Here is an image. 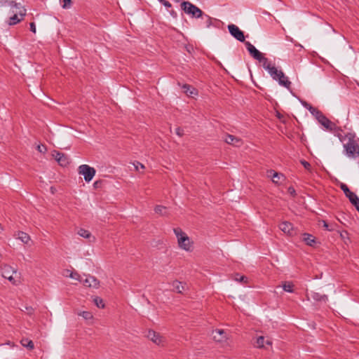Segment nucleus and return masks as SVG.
Returning <instances> with one entry per match:
<instances>
[{"label": "nucleus", "instance_id": "obj_1", "mask_svg": "<svg viewBox=\"0 0 359 359\" xmlns=\"http://www.w3.org/2000/svg\"><path fill=\"white\" fill-rule=\"evenodd\" d=\"M348 142L344 144V154L349 158L359 157V139L354 134L346 135Z\"/></svg>", "mask_w": 359, "mask_h": 359}, {"label": "nucleus", "instance_id": "obj_2", "mask_svg": "<svg viewBox=\"0 0 359 359\" xmlns=\"http://www.w3.org/2000/svg\"><path fill=\"white\" fill-rule=\"evenodd\" d=\"M265 70L268 72L273 80L278 81L280 86L290 90L291 82L288 77L281 70H278L276 67L272 65L271 62L265 67Z\"/></svg>", "mask_w": 359, "mask_h": 359}, {"label": "nucleus", "instance_id": "obj_3", "mask_svg": "<svg viewBox=\"0 0 359 359\" xmlns=\"http://www.w3.org/2000/svg\"><path fill=\"white\" fill-rule=\"evenodd\" d=\"M173 231L177 238L179 247L185 251L189 252L192 250V242L190 241L189 236L180 228H175Z\"/></svg>", "mask_w": 359, "mask_h": 359}, {"label": "nucleus", "instance_id": "obj_4", "mask_svg": "<svg viewBox=\"0 0 359 359\" xmlns=\"http://www.w3.org/2000/svg\"><path fill=\"white\" fill-rule=\"evenodd\" d=\"M245 45L250 55L254 59L258 60L259 62H262L263 68L265 69V67L271 63L268 58L265 57L263 54L259 51L250 41H245Z\"/></svg>", "mask_w": 359, "mask_h": 359}, {"label": "nucleus", "instance_id": "obj_5", "mask_svg": "<svg viewBox=\"0 0 359 359\" xmlns=\"http://www.w3.org/2000/svg\"><path fill=\"white\" fill-rule=\"evenodd\" d=\"M181 8L185 13L191 15L192 18H203L204 13L198 7L189 1H183L181 4Z\"/></svg>", "mask_w": 359, "mask_h": 359}, {"label": "nucleus", "instance_id": "obj_6", "mask_svg": "<svg viewBox=\"0 0 359 359\" xmlns=\"http://www.w3.org/2000/svg\"><path fill=\"white\" fill-rule=\"evenodd\" d=\"M78 171L80 175L83 176L85 181L87 182H90L96 173L94 168L86 164L81 165L78 168Z\"/></svg>", "mask_w": 359, "mask_h": 359}, {"label": "nucleus", "instance_id": "obj_7", "mask_svg": "<svg viewBox=\"0 0 359 359\" xmlns=\"http://www.w3.org/2000/svg\"><path fill=\"white\" fill-rule=\"evenodd\" d=\"M317 121L320 123L325 129L330 132L338 133L341 132V130L337 126V125L328 119L323 114L320 116Z\"/></svg>", "mask_w": 359, "mask_h": 359}, {"label": "nucleus", "instance_id": "obj_8", "mask_svg": "<svg viewBox=\"0 0 359 359\" xmlns=\"http://www.w3.org/2000/svg\"><path fill=\"white\" fill-rule=\"evenodd\" d=\"M15 9L19 10L18 13H15L13 16L9 18L8 23L10 26L17 25L23 20L24 17L26 15V9L21 4L20 8H14Z\"/></svg>", "mask_w": 359, "mask_h": 359}, {"label": "nucleus", "instance_id": "obj_9", "mask_svg": "<svg viewBox=\"0 0 359 359\" xmlns=\"http://www.w3.org/2000/svg\"><path fill=\"white\" fill-rule=\"evenodd\" d=\"M228 30L230 34L236 40L241 42H245L244 33L238 26L233 24H230L228 25Z\"/></svg>", "mask_w": 359, "mask_h": 359}, {"label": "nucleus", "instance_id": "obj_10", "mask_svg": "<svg viewBox=\"0 0 359 359\" xmlns=\"http://www.w3.org/2000/svg\"><path fill=\"white\" fill-rule=\"evenodd\" d=\"M52 156L57 161V162L61 166H67L69 163V157L60 151H57L56 150H54L52 152Z\"/></svg>", "mask_w": 359, "mask_h": 359}, {"label": "nucleus", "instance_id": "obj_11", "mask_svg": "<svg viewBox=\"0 0 359 359\" xmlns=\"http://www.w3.org/2000/svg\"><path fill=\"white\" fill-rule=\"evenodd\" d=\"M85 278H83V283L86 286L93 288H98L100 281L95 277L90 275H84Z\"/></svg>", "mask_w": 359, "mask_h": 359}, {"label": "nucleus", "instance_id": "obj_12", "mask_svg": "<svg viewBox=\"0 0 359 359\" xmlns=\"http://www.w3.org/2000/svg\"><path fill=\"white\" fill-rule=\"evenodd\" d=\"M1 273H2V276L4 278L8 279V280L12 282L13 283H15V281L14 278H13V274L16 273V271L11 266H10L8 265H5L2 268V272Z\"/></svg>", "mask_w": 359, "mask_h": 359}, {"label": "nucleus", "instance_id": "obj_13", "mask_svg": "<svg viewBox=\"0 0 359 359\" xmlns=\"http://www.w3.org/2000/svg\"><path fill=\"white\" fill-rule=\"evenodd\" d=\"M340 188L343 191L346 197L348 198L351 203L358 198V196L355 193L352 192L346 184L341 183Z\"/></svg>", "mask_w": 359, "mask_h": 359}, {"label": "nucleus", "instance_id": "obj_14", "mask_svg": "<svg viewBox=\"0 0 359 359\" xmlns=\"http://www.w3.org/2000/svg\"><path fill=\"white\" fill-rule=\"evenodd\" d=\"M212 338L215 341L223 342L227 339L226 332L223 330H215L212 331Z\"/></svg>", "mask_w": 359, "mask_h": 359}, {"label": "nucleus", "instance_id": "obj_15", "mask_svg": "<svg viewBox=\"0 0 359 359\" xmlns=\"http://www.w3.org/2000/svg\"><path fill=\"white\" fill-rule=\"evenodd\" d=\"M224 140L226 143L235 147H240L242 144L240 138L229 134L225 135Z\"/></svg>", "mask_w": 359, "mask_h": 359}, {"label": "nucleus", "instance_id": "obj_16", "mask_svg": "<svg viewBox=\"0 0 359 359\" xmlns=\"http://www.w3.org/2000/svg\"><path fill=\"white\" fill-rule=\"evenodd\" d=\"M147 337L156 344L159 345L162 341V337L160 334L152 330L147 332Z\"/></svg>", "mask_w": 359, "mask_h": 359}, {"label": "nucleus", "instance_id": "obj_17", "mask_svg": "<svg viewBox=\"0 0 359 359\" xmlns=\"http://www.w3.org/2000/svg\"><path fill=\"white\" fill-rule=\"evenodd\" d=\"M20 3H17L15 1L11 0H0V7L9 6L14 12V8H20Z\"/></svg>", "mask_w": 359, "mask_h": 359}, {"label": "nucleus", "instance_id": "obj_18", "mask_svg": "<svg viewBox=\"0 0 359 359\" xmlns=\"http://www.w3.org/2000/svg\"><path fill=\"white\" fill-rule=\"evenodd\" d=\"M267 175L271 177L273 183L278 184L281 178H284V175L279 173L273 170H269L267 171Z\"/></svg>", "mask_w": 359, "mask_h": 359}, {"label": "nucleus", "instance_id": "obj_19", "mask_svg": "<svg viewBox=\"0 0 359 359\" xmlns=\"http://www.w3.org/2000/svg\"><path fill=\"white\" fill-rule=\"evenodd\" d=\"M280 229L285 233L291 235L293 231V225L289 222H283L279 225Z\"/></svg>", "mask_w": 359, "mask_h": 359}, {"label": "nucleus", "instance_id": "obj_20", "mask_svg": "<svg viewBox=\"0 0 359 359\" xmlns=\"http://www.w3.org/2000/svg\"><path fill=\"white\" fill-rule=\"evenodd\" d=\"M311 297L316 302H327L328 301V297L326 294H322L319 292H311Z\"/></svg>", "mask_w": 359, "mask_h": 359}, {"label": "nucleus", "instance_id": "obj_21", "mask_svg": "<svg viewBox=\"0 0 359 359\" xmlns=\"http://www.w3.org/2000/svg\"><path fill=\"white\" fill-rule=\"evenodd\" d=\"M303 240L306 243V245L309 246H313L316 243L315 237L309 233H304L303 234Z\"/></svg>", "mask_w": 359, "mask_h": 359}, {"label": "nucleus", "instance_id": "obj_22", "mask_svg": "<svg viewBox=\"0 0 359 359\" xmlns=\"http://www.w3.org/2000/svg\"><path fill=\"white\" fill-rule=\"evenodd\" d=\"M172 290L177 293H182L184 290V286L178 280H174L172 283Z\"/></svg>", "mask_w": 359, "mask_h": 359}, {"label": "nucleus", "instance_id": "obj_23", "mask_svg": "<svg viewBox=\"0 0 359 359\" xmlns=\"http://www.w3.org/2000/svg\"><path fill=\"white\" fill-rule=\"evenodd\" d=\"M18 238L20 239L23 243L27 244L30 241V236L25 232L18 231Z\"/></svg>", "mask_w": 359, "mask_h": 359}, {"label": "nucleus", "instance_id": "obj_24", "mask_svg": "<svg viewBox=\"0 0 359 359\" xmlns=\"http://www.w3.org/2000/svg\"><path fill=\"white\" fill-rule=\"evenodd\" d=\"M20 343H21L22 346L27 348L29 350H32L34 348L33 341L32 340H29L27 338L22 339L20 341Z\"/></svg>", "mask_w": 359, "mask_h": 359}, {"label": "nucleus", "instance_id": "obj_25", "mask_svg": "<svg viewBox=\"0 0 359 359\" xmlns=\"http://www.w3.org/2000/svg\"><path fill=\"white\" fill-rule=\"evenodd\" d=\"M154 212L161 216L167 215L166 207L158 205L154 208Z\"/></svg>", "mask_w": 359, "mask_h": 359}, {"label": "nucleus", "instance_id": "obj_26", "mask_svg": "<svg viewBox=\"0 0 359 359\" xmlns=\"http://www.w3.org/2000/svg\"><path fill=\"white\" fill-rule=\"evenodd\" d=\"M78 234L81 237H83V238H90V236H91L90 232L89 231L83 229H80L78 231Z\"/></svg>", "mask_w": 359, "mask_h": 359}, {"label": "nucleus", "instance_id": "obj_27", "mask_svg": "<svg viewBox=\"0 0 359 359\" xmlns=\"http://www.w3.org/2000/svg\"><path fill=\"white\" fill-rule=\"evenodd\" d=\"M205 20V27L206 28H210L212 25V18L210 16H209L208 15H206L205 13H203V18Z\"/></svg>", "mask_w": 359, "mask_h": 359}, {"label": "nucleus", "instance_id": "obj_28", "mask_svg": "<svg viewBox=\"0 0 359 359\" xmlns=\"http://www.w3.org/2000/svg\"><path fill=\"white\" fill-rule=\"evenodd\" d=\"M93 302L98 308L103 309L104 307V304L102 298L99 297H95L93 298Z\"/></svg>", "mask_w": 359, "mask_h": 359}, {"label": "nucleus", "instance_id": "obj_29", "mask_svg": "<svg viewBox=\"0 0 359 359\" xmlns=\"http://www.w3.org/2000/svg\"><path fill=\"white\" fill-rule=\"evenodd\" d=\"M265 343V339L264 337H259L257 338L256 342H255V346L257 348H263L264 346Z\"/></svg>", "mask_w": 359, "mask_h": 359}, {"label": "nucleus", "instance_id": "obj_30", "mask_svg": "<svg viewBox=\"0 0 359 359\" xmlns=\"http://www.w3.org/2000/svg\"><path fill=\"white\" fill-rule=\"evenodd\" d=\"M293 285L292 283H290V282H285L283 285V290L285 291V292H293Z\"/></svg>", "mask_w": 359, "mask_h": 359}, {"label": "nucleus", "instance_id": "obj_31", "mask_svg": "<svg viewBox=\"0 0 359 359\" xmlns=\"http://www.w3.org/2000/svg\"><path fill=\"white\" fill-rule=\"evenodd\" d=\"M69 276L74 280H77L80 282L83 281V277H81L78 273L76 272H70Z\"/></svg>", "mask_w": 359, "mask_h": 359}, {"label": "nucleus", "instance_id": "obj_32", "mask_svg": "<svg viewBox=\"0 0 359 359\" xmlns=\"http://www.w3.org/2000/svg\"><path fill=\"white\" fill-rule=\"evenodd\" d=\"M79 316H81L86 320H90L93 318V315L89 311H82L79 313Z\"/></svg>", "mask_w": 359, "mask_h": 359}, {"label": "nucleus", "instance_id": "obj_33", "mask_svg": "<svg viewBox=\"0 0 359 359\" xmlns=\"http://www.w3.org/2000/svg\"><path fill=\"white\" fill-rule=\"evenodd\" d=\"M322 222H323V227H325L326 230H327L329 231H332L334 230L333 224H330V225L325 220H323Z\"/></svg>", "mask_w": 359, "mask_h": 359}, {"label": "nucleus", "instance_id": "obj_34", "mask_svg": "<svg viewBox=\"0 0 359 359\" xmlns=\"http://www.w3.org/2000/svg\"><path fill=\"white\" fill-rule=\"evenodd\" d=\"M311 114L313 116H315V118L316 119H318L320 117V116H321L323 114V113L320 110H318L317 108H314L313 110L311 112Z\"/></svg>", "mask_w": 359, "mask_h": 359}, {"label": "nucleus", "instance_id": "obj_35", "mask_svg": "<svg viewBox=\"0 0 359 359\" xmlns=\"http://www.w3.org/2000/svg\"><path fill=\"white\" fill-rule=\"evenodd\" d=\"M300 163L304 167L305 169H306L308 170H309L311 169V164L308 161H305L304 159H302L300 161Z\"/></svg>", "mask_w": 359, "mask_h": 359}, {"label": "nucleus", "instance_id": "obj_36", "mask_svg": "<svg viewBox=\"0 0 359 359\" xmlns=\"http://www.w3.org/2000/svg\"><path fill=\"white\" fill-rule=\"evenodd\" d=\"M236 280L240 281V282H247L248 278L245 276H239V274L236 275L235 278Z\"/></svg>", "mask_w": 359, "mask_h": 359}, {"label": "nucleus", "instance_id": "obj_37", "mask_svg": "<svg viewBox=\"0 0 359 359\" xmlns=\"http://www.w3.org/2000/svg\"><path fill=\"white\" fill-rule=\"evenodd\" d=\"M134 166H135V168L136 170H139L140 168L141 169H144V165L138 162V161H135L134 163H133Z\"/></svg>", "mask_w": 359, "mask_h": 359}, {"label": "nucleus", "instance_id": "obj_38", "mask_svg": "<svg viewBox=\"0 0 359 359\" xmlns=\"http://www.w3.org/2000/svg\"><path fill=\"white\" fill-rule=\"evenodd\" d=\"M37 150L40 152V153H45L46 151H47V149H46V147L45 145H43V144H39L37 146Z\"/></svg>", "mask_w": 359, "mask_h": 359}, {"label": "nucleus", "instance_id": "obj_39", "mask_svg": "<svg viewBox=\"0 0 359 359\" xmlns=\"http://www.w3.org/2000/svg\"><path fill=\"white\" fill-rule=\"evenodd\" d=\"M175 133L179 137H182L184 135V130L180 127L175 128Z\"/></svg>", "mask_w": 359, "mask_h": 359}, {"label": "nucleus", "instance_id": "obj_40", "mask_svg": "<svg viewBox=\"0 0 359 359\" xmlns=\"http://www.w3.org/2000/svg\"><path fill=\"white\" fill-rule=\"evenodd\" d=\"M183 88L186 89L185 90L186 93H187V94L189 93L190 95H193L194 94L193 91L194 90V89L193 88L191 90H189L190 89V86L187 85V84L184 85Z\"/></svg>", "mask_w": 359, "mask_h": 359}, {"label": "nucleus", "instance_id": "obj_41", "mask_svg": "<svg viewBox=\"0 0 359 359\" xmlns=\"http://www.w3.org/2000/svg\"><path fill=\"white\" fill-rule=\"evenodd\" d=\"M158 1L166 8H170L172 6L171 4L166 0H158Z\"/></svg>", "mask_w": 359, "mask_h": 359}, {"label": "nucleus", "instance_id": "obj_42", "mask_svg": "<svg viewBox=\"0 0 359 359\" xmlns=\"http://www.w3.org/2000/svg\"><path fill=\"white\" fill-rule=\"evenodd\" d=\"M64 1V5H63V8H69L72 5V0H63Z\"/></svg>", "mask_w": 359, "mask_h": 359}, {"label": "nucleus", "instance_id": "obj_43", "mask_svg": "<svg viewBox=\"0 0 359 359\" xmlns=\"http://www.w3.org/2000/svg\"><path fill=\"white\" fill-rule=\"evenodd\" d=\"M359 212V198L358 197L352 203Z\"/></svg>", "mask_w": 359, "mask_h": 359}, {"label": "nucleus", "instance_id": "obj_44", "mask_svg": "<svg viewBox=\"0 0 359 359\" xmlns=\"http://www.w3.org/2000/svg\"><path fill=\"white\" fill-rule=\"evenodd\" d=\"M29 27H30V31L33 33H36V25H35V23L34 22H31L29 24Z\"/></svg>", "mask_w": 359, "mask_h": 359}, {"label": "nucleus", "instance_id": "obj_45", "mask_svg": "<svg viewBox=\"0 0 359 359\" xmlns=\"http://www.w3.org/2000/svg\"><path fill=\"white\" fill-rule=\"evenodd\" d=\"M288 192L291 194V195H296V191H295V189L292 187H290L288 188Z\"/></svg>", "mask_w": 359, "mask_h": 359}, {"label": "nucleus", "instance_id": "obj_46", "mask_svg": "<svg viewBox=\"0 0 359 359\" xmlns=\"http://www.w3.org/2000/svg\"><path fill=\"white\" fill-rule=\"evenodd\" d=\"M26 310L27 311V314L29 315H32L33 313H34V309H32V307L29 306V307H26Z\"/></svg>", "mask_w": 359, "mask_h": 359}, {"label": "nucleus", "instance_id": "obj_47", "mask_svg": "<svg viewBox=\"0 0 359 359\" xmlns=\"http://www.w3.org/2000/svg\"><path fill=\"white\" fill-rule=\"evenodd\" d=\"M301 103L302 104V106L307 109V107H309L310 106V104L308 103L306 101H301Z\"/></svg>", "mask_w": 359, "mask_h": 359}, {"label": "nucleus", "instance_id": "obj_48", "mask_svg": "<svg viewBox=\"0 0 359 359\" xmlns=\"http://www.w3.org/2000/svg\"><path fill=\"white\" fill-rule=\"evenodd\" d=\"M170 14L171 16H172L175 18L177 17V12L173 11V10L170 11Z\"/></svg>", "mask_w": 359, "mask_h": 359}, {"label": "nucleus", "instance_id": "obj_49", "mask_svg": "<svg viewBox=\"0 0 359 359\" xmlns=\"http://www.w3.org/2000/svg\"><path fill=\"white\" fill-rule=\"evenodd\" d=\"M314 108L315 107H313V106H311L310 104V106L309 107H307V110H309V111L311 113L313 110Z\"/></svg>", "mask_w": 359, "mask_h": 359}, {"label": "nucleus", "instance_id": "obj_50", "mask_svg": "<svg viewBox=\"0 0 359 359\" xmlns=\"http://www.w3.org/2000/svg\"><path fill=\"white\" fill-rule=\"evenodd\" d=\"M266 344H268V345H271V344H272V343H271V341L267 340V341H266Z\"/></svg>", "mask_w": 359, "mask_h": 359}, {"label": "nucleus", "instance_id": "obj_51", "mask_svg": "<svg viewBox=\"0 0 359 359\" xmlns=\"http://www.w3.org/2000/svg\"><path fill=\"white\" fill-rule=\"evenodd\" d=\"M337 136H338V137H339V139L341 140V137H340L341 135H340L339 133H338V134H337Z\"/></svg>", "mask_w": 359, "mask_h": 359}]
</instances>
